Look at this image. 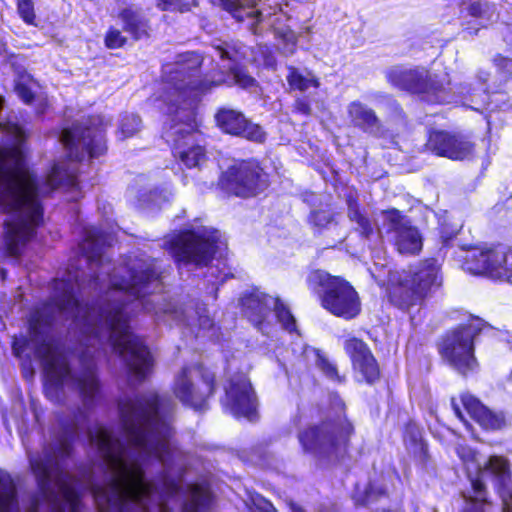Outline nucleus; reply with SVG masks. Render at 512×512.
<instances>
[{
    "label": "nucleus",
    "mask_w": 512,
    "mask_h": 512,
    "mask_svg": "<svg viewBox=\"0 0 512 512\" xmlns=\"http://www.w3.org/2000/svg\"><path fill=\"white\" fill-rule=\"evenodd\" d=\"M128 44V38L124 36L118 28L110 26L104 35V45L107 49L115 50L125 47Z\"/></svg>",
    "instance_id": "de8ad7c7"
},
{
    "label": "nucleus",
    "mask_w": 512,
    "mask_h": 512,
    "mask_svg": "<svg viewBox=\"0 0 512 512\" xmlns=\"http://www.w3.org/2000/svg\"><path fill=\"white\" fill-rule=\"evenodd\" d=\"M16 9L21 20L30 26L36 25V12L33 0H16Z\"/></svg>",
    "instance_id": "8fccbe9b"
},
{
    "label": "nucleus",
    "mask_w": 512,
    "mask_h": 512,
    "mask_svg": "<svg viewBox=\"0 0 512 512\" xmlns=\"http://www.w3.org/2000/svg\"><path fill=\"white\" fill-rule=\"evenodd\" d=\"M347 217L355 224L354 230L363 239H370L375 233V223L355 195H347Z\"/></svg>",
    "instance_id": "bb28decb"
},
{
    "label": "nucleus",
    "mask_w": 512,
    "mask_h": 512,
    "mask_svg": "<svg viewBox=\"0 0 512 512\" xmlns=\"http://www.w3.org/2000/svg\"><path fill=\"white\" fill-rule=\"evenodd\" d=\"M35 353L43 366L45 377L57 388H62L71 375L68 361L60 355L58 345L53 341H41Z\"/></svg>",
    "instance_id": "412c9836"
},
{
    "label": "nucleus",
    "mask_w": 512,
    "mask_h": 512,
    "mask_svg": "<svg viewBox=\"0 0 512 512\" xmlns=\"http://www.w3.org/2000/svg\"><path fill=\"white\" fill-rule=\"evenodd\" d=\"M450 405H451V408H452V411L453 413L455 414V416L462 422L465 421V417H464V414L459 406V404L457 403L456 401V398L455 397H451L450 399Z\"/></svg>",
    "instance_id": "69168bd1"
},
{
    "label": "nucleus",
    "mask_w": 512,
    "mask_h": 512,
    "mask_svg": "<svg viewBox=\"0 0 512 512\" xmlns=\"http://www.w3.org/2000/svg\"><path fill=\"white\" fill-rule=\"evenodd\" d=\"M156 7L162 11L187 13L192 10V7H196L198 3L196 1L188 2L184 0H155Z\"/></svg>",
    "instance_id": "a18cd8bd"
},
{
    "label": "nucleus",
    "mask_w": 512,
    "mask_h": 512,
    "mask_svg": "<svg viewBox=\"0 0 512 512\" xmlns=\"http://www.w3.org/2000/svg\"><path fill=\"white\" fill-rule=\"evenodd\" d=\"M14 90L18 97L25 103V104H32L35 100V93L33 90L29 87V85L25 82H17L14 86Z\"/></svg>",
    "instance_id": "13d9d810"
},
{
    "label": "nucleus",
    "mask_w": 512,
    "mask_h": 512,
    "mask_svg": "<svg viewBox=\"0 0 512 512\" xmlns=\"http://www.w3.org/2000/svg\"><path fill=\"white\" fill-rule=\"evenodd\" d=\"M128 277L112 276L109 289L126 292L135 299H141L151 293L152 288L163 286L162 271L153 262H144L128 269Z\"/></svg>",
    "instance_id": "f3484780"
},
{
    "label": "nucleus",
    "mask_w": 512,
    "mask_h": 512,
    "mask_svg": "<svg viewBox=\"0 0 512 512\" xmlns=\"http://www.w3.org/2000/svg\"><path fill=\"white\" fill-rule=\"evenodd\" d=\"M291 512H306L301 506L292 504L291 505Z\"/></svg>",
    "instance_id": "774afa93"
},
{
    "label": "nucleus",
    "mask_w": 512,
    "mask_h": 512,
    "mask_svg": "<svg viewBox=\"0 0 512 512\" xmlns=\"http://www.w3.org/2000/svg\"><path fill=\"white\" fill-rule=\"evenodd\" d=\"M319 420L300 430L298 442L304 453L332 464L351 458V438L354 424L349 420L345 402L336 396L318 408Z\"/></svg>",
    "instance_id": "39448f33"
},
{
    "label": "nucleus",
    "mask_w": 512,
    "mask_h": 512,
    "mask_svg": "<svg viewBox=\"0 0 512 512\" xmlns=\"http://www.w3.org/2000/svg\"><path fill=\"white\" fill-rule=\"evenodd\" d=\"M271 296L267 293L251 291L240 300L243 316L258 330L268 323Z\"/></svg>",
    "instance_id": "5701e85b"
},
{
    "label": "nucleus",
    "mask_w": 512,
    "mask_h": 512,
    "mask_svg": "<svg viewBox=\"0 0 512 512\" xmlns=\"http://www.w3.org/2000/svg\"><path fill=\"white\" fill-rule=\"evenodd\" d=\"M229 73L233 76L236 85L242 88H250L256 85V80L242 65H233L229 68Z\"/></svg>",
    "instance_id": "3c124183"
},
{
    "label": "nucleus",
    "mask_w": 512,
    "mask_h": 512,
    "mask_svg": "<svg viewBox=\"0 0 512 512\" xmlns=\"http://www.w3.org/2000/svg\"><path fill=\"white\" fill-rule=\"evenodd\" d=\"M443 287L441 264L436 258L421 260L414 269L403 274L387 288V299L391 305L409 311L422 307Z\"/></svg>",
    "instance_id": "6e6552de"
},
{
    "label": "nucleus",
    "mask_w": 512,
    "mask_h": 512,
    "mask_svg": "<svg viewBox=\"0 0 512 512\" xmlns=\"http://www.w3.org/2000/svg\"><path fill=\"white\" fill-rule=\"evenodd\" d=\"M402 439L404 445L412 449L415 457L420 458L423 463L429 462L430 454L428 444L424 440L421 429L415 420L409 419L404 423Z\"/></svg>",
    "instance_id": "c756f323"
},
{
    "label": "nucleus",
    "mask_w": 512,
    "mask_h": 512,
    "mask_svg": "<svg viewBox=\"0 0 512 512\" xmlns=\"http://www.w3.org/2000/svg\"><path fill=\"white\" fill-rule=\"evenodd\" d=\"M190 501L185 503V512H200L209 508L213 500V494L208 485L192 483L188 486Z\"/></svg>",
    "instance_id": "2f4dec72"
},
{
    "label": "nucleus",
    "mask_w": 512,
    "mask_h": 512,
    "mask_svg": "<svg viewBox=\"0 0 512 512\" xmlns=\"http://www.w3.org/2000/svg\"><path fill=\"white\" fill-rule=\"evenodd\" d=\"M471 487L474 493L477 495L474 499H478L481 504H487V488L481 478L475 477L471 479ZM469 499H473L470 497Z\"/></svg>",
    "instance_id": "bf43d9fd"
},
{
    "label": "nucleus",
    "mask_w": 512,
    "mask_h": 512,
    "mask_svg": "<svg viewBox=\"0 0 512 512\" xmlns=\"http://www.w3.org/2000/svg\"><path fill=\"white\" fill-rule=\"evenodd\" d=\"M459 261L462 270L466 273L489 278L492 263V245L484 248L470 246Z\"/></svg>",
    "instance_id": "393cba45"
},
{
    "label": "nucleus",
    "mask_w": 512,
    "mask_h": 512,
    "mask_svg": "<svg viewBox=\"0 0 512 512\" xmlns=\"http://www.w3.org/2000/svg\"><path fill=\"white\" fill-rule=\"evenodd\" d=\"M484 469L495 477V485L511 481L512 474L510 470V463L503 456H490L484 465Z\"/></svg>",
    "instance_id": "4c0bfd02"
},
{
    "label": "nucleus",
    "mask_w": 512,
    "mask_h": 512,
    "mask_svg": "<svg viewBox=\"0 0 512 512\" xmlns=\"http://www.w3.org/2000/svg\"><path fill=\"white\" fill-rule=\"evenodd\" d=\"M381 215L384 217L387 233H392L393 236H396L411 223V220L397 208L382 210Z\"/></svg>",
    "instance_id": "79ce46f5"
},
{
    "label": "nucleus",
    "mask_w": 512,
    "mask_h": 512,
    "mask_svg": "<svg viewBox=\"0 0 512 512\" xmlns=\"http://www.w3.org/2000/svg\"><path fill=\"white\" fill-rule=\"evenodd\" d=\"M13 355L20 360L21 369L25 375L27 371L33 373L32 358L27 351L30 348V340L25 336L14 335L11 341Z\"/></svg>",
    "instance_id": "58836bf2"
},
{
    "label": "nucleus",
    "mask_w": 512,
    "mask_h": 512,
    "mask_svg": "<svg viewBox=\"0 0 512 512\" xmlns=\"http://www.w3.org/2000/svg\"><path fill=\"white\" fill-rule=\"evenodd\" d=\"M220 399L223 409L236 418L258 419V399L249 377L243 372L231 374L224 383Z\"/></svg>",
    "instance_id": "2eb2a0df"
},
{
    "label": "nucleus",
    "mask_w": 512,
    "mask_h": 512,
    "mask_svg": "<svg viewBox=\"0 0 512 512\" xmlns=\"http://www.w3.org/2000/svg\"><path fill=\"white\" fill-rule=\"evenodd\" d=\"M74 436L62 437L58 440L55 448V454L62 460L68 459L73 454Z\"/></svg>",
    "instance_id": "5fc2aeb1"
},
{
    "label": "nucleus",
    "mask_w": 512,
    "mask_h": 512,
    "mask_svg": "<svg viewBox=\"0 0 512 512\" xmlns=\"http://www.w3.org/2000/svg\"><path fill=\"white\" fill-rule=\"evenodd\" d=\"M171 391L184 407L204 413L218 391L217 373L200 361L186 363L175 375Z\"/></svg>",
    "instance_id": "9d476101"
},
{
    "label": "nucleus",
    "mask_w": 512,
    "mask_h": 512,
    "mask_svg": "<svg viewBox=\"0 0 512 512\" xmlns=\"http://www.w3.org/2000/svg\"><path fill=\"white\" fill-rule=\"evenodd\" d=\"M393 244L401 254L417 255L422 250L423 237L418 227L410 223L393 236Z\"/></svg>",
    "instance_id": "7c9ffc66"
},
{
    "label": "nucleus",
    "mask_w": 512,
    "mask_h": 512,
    "mask_svg": "<svg viewBox=\"0 0 512 512\" xmlns=\"http://www.w3.org/2000/svg\"><path fill=\"white\" fill-rule=\"evenodd\" d=\"M487 3L482 1H473L467 7V12L471 17L482 18L486 13Z\"/></svg>",
    "instance_id": "680f3d73"
},
{
    "label": "nucleus",
    "mask_w": 512,
    "mask_h": 512,
    "mask_svg": "<svg viewBox=\"0 0 512 512\" xmlns=\"http://www.w3.org/2000/svg\"><path fill=\"white\" fill-rule=\"evenodd\" d=\"M316 363L321 372L330 380L339 384H342L346 381L345 376L339 374L337 366L332 363L326 356L318 354Z\"/></svg>",
    "instance_id": "49530a36"
},
{
    "label": "nucleus",
    "mask_w": 512,
    "mask_h": 512,
    "mask_svg": "<svg viewBox=\"0 0 512 512\" xmlns=\"http://www.w3.org/2000/svg\"><path fill=\"white\" fill-rule=\"evenodd\" d=\"M489 278L512 285V248L509 245L492 244V263Z\"/></svg>",
    "instance_id": "a878e982"
},
{
    "label": "nucleus",
    "mask_w": 512,
    "mask_h": 512,
    "mask_svg": "<svg viewBox=\"0 0 512 512\" xmlns=\"http://www.w3.org/2000/svg\"><path fill=\"white\" fill-rule=\"evenodd\" d=\"M61 143L67 158L81 162L87 155L90 159L106 154L107 140L105 124L94 116L85 122H74L61 132Z\"/></svg>",
    "instance_id": "ddd939ff"
},
{
    "label": "nucleus",
    "mask_w": 512,
    "mask_h": 512,
    "mask_svg": "<svg viewBox=\"0 0 512 512\" xmlns=\"http://www.w3.org/2000/svg\"><path fill=\"white\" fill-rule=\"evenodd\" d=\"M468 507L464 508L461 512H485V504L478 502V499H467Z\"/></svg>",
    "instance_id": "0e129e2a"
},
{
    "label": "nucleus",
    "mask_w": 512,
    "mask_h": 512,
    "mask_svg": "<svg viewBox=\"0 0 512 512\" xmlns=\"http://www.w3.org/2000/svg\"><path fill=\"white\" fill-rule=\"evenodd\" d=\"M17 511V487L9 474L0 472V512Z\"/></svg>",
    "instance_id": "473e14b6"
},
{
    "label": "nucleus",
    "mask_w": 512,
    "mask_h": 512,
    "mask_svg": "<svg viewBox=\"0 0 512 512\" xmlns=\"http://www.w3.org/2000/svg\"><path fill=\"white\" fill-rule=\"evenodd\" d=\"M492 63L497 73L502 76L505 81L512 80V58L497 53L494 55Z\"/></svg>",
    "instance_id": "864d4df0"
},
{
    "label": "nucleus",
    "mask_w": 512,
    "mask_h": 512,
    "mask_svg": "<svg viewBox=\"0 0 512 512\" xmlns=\"http://www.w3.org/2000/svg\"><path fill=\"white\" fill-rule=\"evenodd\" d=\"M54 292L53 303L61 312H68L73 315L75 322L81 320L86 332L99 337L98 328L91 322L90 315L94 311L93 304H83L75 295V285L70 278H54L52 280Z\"/></svg>",
    "instance_id": "a211bd4d"
},
{
    "label": "nucleus",
    "mask_w": 512,
    "mask_h": 512,
    "mask_svg": "<svg viewBox=\"0 0 512 512\" xmlns=\"http://www.w3.org/2000/svg\"><path fill=\"white\" fill-rule=\"evenodd\" d=\"M457 229H450L446 224H442L439 228V242L442 247L449 248L453 245L458 235Z\"/></svg>",
    "instance_id": "6e6d98bb"
},
{
    "label": "nucleus",
    "mask_w": 512,
    "mask_h": 512,
    "mask_svg": "<svg viewBox=\"0 0 512 512\" xmlns=\"http://www.w3.org/2000/svg\"><path fill=\"white\" fill-rule=\"evenodd\" d=\"M276 319L279 323H281L282 328L290 334L300 335V332L297 328V321L292 314L288 305H286L279 297L274 298V307H273Z\"/></svg>",
    "instance_id": "ea45409f"
},
{
    "label": "nucleus",
    "mask_w": 512,
    "mask_h": 512,
    "mask_svg": "<svg viewBox=\"0 0 512 512\" xmlns=\"http://www.w3.org/2000/svg\"><path fill=\"white\" fill-rule=\"evenodd\" d=\"M294 112L304 116L311 115L312 110L309 101L305 98H298L294 103Z\"/></svg>",
    "instance_id": "e2e57ef3"
},
{
    "label": "nucleus",
    "mask_w": 512,
    "mask_h": 512,
    "mask_svg": "<svg viewBox=\"0 0 512 512\" xmlns=\"http://www.w3.org/2000/svg\"><path fill=\"white\" fill-rule=\"evenodd\" d=\"M306 283L320 306L329 314L346 321L361 313V299L355 287L343 276L322 269L309 272Z\"/></svg>",
    "instance_id": "1a4fd4ad"
},
{
    "label": "nucleus",
    "mask_w": 512,
    "mask_h": 512,
    "mask_svg": "<svg viewBox=\"0 0 512 512\" xmlns=\"http://www.w3.org/2000/svg\"><path fill=\"white\" fill-rule=\"evenodd\" d=\"M118 18L122 22L123 31L128 33L133 41L147 40L151 37V21L140 8L124 7L119 11Z\"/></svg>",
    "instance_id": "b1692460"
},
{
    "label": "nucleus",
    "mask_w": 512,
    "mask_h": 512,
    "mask_svg": "<svg viewBox=\"0 0 512 512\" xmlns=\"http://www.w3.org/2000/svg\"><path fill=\"white\" fill-rule=\"evenodd\" d=\"M490 325L479 316L470 314L467 319L446 331L436 343L441 359L464 378L479 371L476 341Z\"/></svg>",
    "instance_id": "0eeeda50"
},
{
    "label": "nucleus",
    "mask_w": 512,
    "mask_h": 512,
    "mask_svg": "<svg viewBox=\"0 0 512 512\" xmlns=\"http://www.w3.org/2000/svg\"><path fill=\"white\" fill-rule=\"evenodd\" d=\"M422 151L451 161H465L475 157L476 143L469 134L461 131L430 128Z\"/></svg>",
    "instance_id": "4468645a"
},
{
    "label": "nucleus",
    "mask_w": 512,
    "mask_h": 512,
    "mask_svg": "<svg viewBox=\"0 0 512 512\" xmlns=\"http://www.w3.org/2000/svg\"><path fill=\"white\" fill-rule=\"evenodd\" d=\"M385 78L393 88L421 96L425 100L436 97L443 90L442 83L432 77L427 68L421 66L405 68L394 65L385 71Z\"/></svg>",
    "instance_id": "dca6fc26"
},
{
    "label": "nucleus",
    "mask_w": 512,
    "mask_h": 512,
    "mask_svg": "<svg viewBox=\"0 0 512 512\" xmlns=\"http://www.w3.org/2000/svg\"><path fill=\"white\" fill-rule=\"evenodd\" d=\"M287 82L291 89L298 91H305L309 87L319 88L320 81L317 77L312 76L310 78L302 75L296 68L290 67L287 74Z\"/></svg>",
    "instance_id": "37998d69"
},
{
    "label": "nucleus",
    "mask_w": 512,
    "mask_h": 512,
    "mask_svg": "<svg viewBox=\"0 0 512 512\" xmlns=\"http://www.w3.org/2000/svg\"><path fill=\"white\" fill-rule=\"evenodd\" d=\"M67 478L68 477L61 472L59 477L55 479V484L61 491L63 499L68 504L70 511L79 512L81 506V494L67 481Z\"/></svg>",
    "instance_id": "a19ab883"
},
{
    "label": "nucleus",
    "mask_w": 512,
    "mask_h": 512,
    "mask_svg": "<svg viewBox=\"0 0 512 512\" xmlns=\"http://www.w3.org/2000/svg\"><path fill=\"white\" fill-rule=\"evenodd\" d=\"M204 57L189 51L181 54L172 85L166 90L167 120L162 127V138L172 157L187 169L199 168L206 160V147L196 113L181 105L227 83L226 73L212 69L200 74Z\"/></svg>",
    "instance_id": "f257e3e1"
},
{
    "label": "nucleus",
    "mask_w": 512,
    "mask_h": 512,
    "mask_svg": "<svg viewBox=\"0 0 512 512\" xmlns=\"http://www.w3.org/2000/svg\"><path fill=\"white\" fill-rule=\"evenodd\" d=\"M128 301H106L100 308V318L109 331V343L123 362L130 381L141 384L153 373L155 359L144 336L132 331V314Z\"/></svg>",
    "instance_id": "423d86ee"
},
{
    "label": "nucleus",
    "mask_w": 512,
    "mask_h": 512,
    "mask_svg": "<svg viewBox=\"0 0 512 512\" xmlns=\"http://www.w3.org/2000/svg\"><path fill=\"white\" fill-rule=\"evenodd\" d=\"M80 371L70 375L74 388L86 407L96 405L103 395V386L99 376L98 366L95 357L88 351L79 353Z\"/></svg>",
    "instance_id": "6ab92c4d"
},
{
    "label": "nucleus",
    "mask_w": 512,
    "mask_h": 512,
    "mask_svg": "<svg viewBox=\"0 0 512 512\" xmlns=\"http://www.w3.org/2000/svg\"><path fill=\"white\" fill-rule=\"evenodd\" d=\"M511 481L495 485L496 492L503 501L504 509L512 511V487Z\"/></svg>",
    "instance_id": "4d7b16f0"
},
{
    "label": "nucleus",
    "mask_w": 512,
    "mask_h": 512,
    "mask_svg": "<svg viewBox=\"0 0 512 512\" xmlns=\"http://www.w3.org/2000/svg\"><path fill=\"white\" fill-rule=\"evenodd\" d=\"M271 186V176L254 157L234 160L217 179V188L228 197L252 199Z\"/></svg>",
    "instance_id": "9b49d317"
},
{
    "label": "nucleus",
    "mask_w": 512,
    "mask_h": 512,
    "mask_svg": "<svg viewBox=\"0 0 512 512\" xmlns=\"http://www.w3.org/2000/svg\"><path fill=\"white\" fill-rule=\"evenodd\" d=\"M162 495L166 498H173L182 492L180 483L167 472L159 474Z\"/></svg>",
    "instance_id": "603ef678"
},
{
    "label": "nucleus",
    "mask_w": 512,
    "mask_h": 512,
    "mask_svg": "<svg viewBox=\"0 0 512 512\" xmlns=\"http://www.w3.org/2000/svg\"><path fill=\"white\" fill-rule=\"evenodd\" d=\"M50 325V318L43 315V313L37 310L30 320V330L33 333H40L43 326Z\"/></svg>",
    "instance_id": "052dcab7"
},
{
    "label": "nucleus",
    "mask_w": 512,
    "mask_h": 512,
    "mask_svg": "<svg viewBox=\"0 0 512 512\" xmlns=\"http://www.w3.org/2000/svg\"><path fill=\"white\" fill-rule=\"evenodd\" d=\"M336 216L337 212L332 209L331 205L325 204L311 210L308 214L307 222L315 233H322L331 224H337Z\"/></svg>",
    "instance_id": "c9c22d12"
},
{
    "label": "nucleus",
    "mask_w": 512,
    "mask_h": 512,
    "mask_svg": "<svg viewBox=\"0 0 512 512\" xmlns=\"http://www.w3.org/2000/svg\"><path fill=\"white\" fill-rule=\"evenodd\" d=\"M216 127L224 134L244 138L254 143H264L266 132L238 110L219 107L214 115Z\"/></svg>",
    "instance_id": "aec40b11"
},
{
    "label": "nucleus",
    "mask_w": 512,
    "mask_h": 512,
    "mask_svg": "<svg viewBox=\"0 0 512 512\" xmlns=\"http://www.w3.org/2000/svg\"><path fill=\"white\" fill-rule=\"evenodd\" d=\"M66 171L57 163L53 164L45 177L44 186L46 192H53L64 183Z\"/></svg>",
    "instance_id": "09e8293b"
},
{
    "label": "nucleus",
    "mask_w": 512,
    "mask_h": 512,
    "mask_svg": "<svg viewBox=\"0 0 512 512\" xmlns=\"http://www.w3.org/2000/svg\"><path fill=\"white\" fill-rule=\"evenodd\" d=\"M218 50L220 52V58L222 60H230L231 59V55L230 53L225 49V48H222V47H218Z\"/></svg>",
    "instance_id": "338daca9"
},
{
    "label": "nucleus",
    "mask_w": 512,
    "mask_h": 512,
    "mask_svg": "<svg viewBox=\"0 0 512 512\" xmlns=\"http://www.w3.org/2000/svg\"><path fill=\"white\" fill-rule=\"evenodd\" d=\"M0 208L6 214H19V221L5 223V251L19 257L36 228L44 224V206L37 175L26 165L22 148L12 144L0 146Z\"/></svg>",
    "instance_id": "f03ea898"
},
{
    "label": "nucleus",
    "mask_w": 512,
    "mask_h": 512,
    "mask_svg": "<svg viewBox=\"0 0 512 512\" xmlns=\"http://www.w3.org/2000/svg\"><path fill=\"white\" fill-rule=\"evenodd\" d=\"M104 245V235L98 229H92L85 233V236L79 244L82 255L89 261H98L102 257Z\"/></svg>",
    "instance_id": "72a5a7b5"
},
{
    "label": "nucleus",
    "mask_w": 512,
    "mask_h": 512,
    "mask_svg": "<svg viewBox=\"0 0 512 512\" xmlns=\"http://www.w3.org/2000/svg\"><path fill=\"white\" fill-rule=\"evenodd\" d=\"M353 371L360 376L359 381L373 386L381 380L382 371L374 354L352 366Z\"/></svg>",
    "instance_id": "f704fd0d"
},
{
    "label": "nucleus",
    "mask_w": 512,
    "mask_h": 512,
    "mask_svg": "<svg viewBox=\"0 0 512 512\" xmlns=\"http://www.w3.org/2000/svg\"><path fill=\"white\" fill-rule=\"evenodd\" d=\"M347 114L351 124L364 133H373L382 128L376 112L358 100L348 105Z\"/></svg>",
    "instance_id": "cd10ccee"
},
{
    "label": "nucleus",
    "mask_w": 512,
    "mask_h": 512,
    "mask_svg": "<svg viewBox=\"0 0 512 512\" xmlns=\"http://www.w3.org/2000/svg\"><path fill=\"white\" fill-rule=\"evenodd\" d=\"M123 431L137 448H147L158 461L172 459L170 439L173 404L168 396L156 391L121 400L118 404Z\"/></svg>",
    "instance_id": "7ed1b4c3"
},
{
    "label": "nucleus",
    "mask_w": 512,
    "mask_h": 512,
    "mask_svg": "<svg viewBox=\"0 0 512 512\" xmlns=\"http://www.w3.org/2000/svg\"><path fill=\"white\" fill-rule=\"evenodd\" d=\"M209 3L227 12L238 22L245 18H254L257 22L262 20V12L254 9L258 0H209Z\"/></svg>",
    "instance_id": "c85d7f7f"
},
{
    "label": "nucleus",
    "mask_w": 512,
    "mask_h": 512,
    "mask_svg": "<svg viewBox=\"0 0 512 512\" xmlns=\"http://www.w3.org/2000/svg\"><path fill=\"white\" fill-rule=\"evenodd\" d=\"M460 401L469 416L485 431H499L506 426V417L503 412H495L485 406L474 395L461 393Z\"/></svg>",
    "instance_id": "4be33fe9"
},
{
    "label": "nucleus",
    "mask_w": 512,
    "mask_h": 512,
    "mask_svg": "<svg viewBox=\"0 0 512 512\" xmlns=\"http://www.w3.org/2000/svg\"><path fill=\"white\" fill-rule=\"evenodd\" d=\"M218 243L219 237L216 232L184 228L171 235L163 247L177 267L194 265L203 268L214 260L219 248Z\"/></svg>",
    "instance_id": "f8f14e48"
},
{
    "label": "nucleus",
    "mask_w": 512,
    "mask_h": 512,
    "mask_svg": "<svg viewBox=\"0 0 512 512\" xmlns=\"http://www.w3.org/2000/svg\"><path fill=\"white\" fill-rule=\"evenodd\" d=\"M343 349L351 362V366L373 354L368 344L356 336L347 337L343 342Z\"/></svg>",
    "instance_id": "e433bc0d"
},
{
    "label": "nucleus",
    "mask_w": 512,
    "mask_h": 512,
    "mask_svg": "<svg viewBox=\"0 0 512 512\" xmlns=\"http://www.w3.org/2000/svg\"><path fill=\"white\" fill-rule=\"evenodd\" d=\"M89 437L96 442L102 458L113 471L109 480L111 495L99 485L91 489L98 504L104 501L118 512H125L130 503L140 504L152 495L153 484L146 479L143 467L137 462H127L124 459L125 447L118 439L104 428H97Z\"/></svg>",
    "instance_id": "20e7f679"
},
{
    "label": "nucleus",
    "mask_w": 512,
    "mask_h": 512,
    "mask_svg": "<svg viewBox=\"0 0 512 512\" xmlns=\"http://www.w3.org/2000/svg\"><path fill=\"white\" fill-rule=\"evenodd\" d=\"M33 473L37 479V485L42 495L46 496L51 492L50 484H51V476L52 471L49 463L44 461L35 462L32 465Z\"/></svg>",
    "instance_id": "c03bdc74"
}]
</instances>
